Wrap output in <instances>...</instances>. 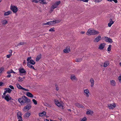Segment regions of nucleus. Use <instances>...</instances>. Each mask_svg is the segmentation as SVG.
<instances>
[{
    "mask_svg": "<svg viewBox=\"0 0 121 121\" xmlns=\"http://www.w3.org/2000/svg\"><path fill=\"white\" fill-rule=\"evenodd\" d=\"M60 22V21L58 20H55L53 21H51L48 22L46 23H43V25H53L55 24L56 23H57Z\"/></svg>",
    "mask_w": 121,
    "mask_h": 121,
    "instance_id": "obj_1",
    "label": "nucleus"
},
{
    "mask_svg": "<svg viewBox=\"0 0 121 121\" xmlns=\"http://www.w3.org/2000/svg\"><path fill=\"white\" fill-rule=\"evenodd\" d=\"M54 101L55 104L58 107L61 108L62 109L64 108V107L63 106L62 104L59 102L57 100L54 99Z\"/></svg>",
    "mask_w": 121,
    "mask_h": 121,
    "instance_id": "obj_2",
    "label": "nucleus"
},
{
    "mask_svg": "<svg viewBox=\"0 0 121 121\" xmlns=\"http://www.w3.org/2000/svg\"><path fill=\"white\" fill-rule=\"evenodd\" d=\"M2 98L4 99L7 102H9L11 99V98L8 94H6L5 95H3L2 96Z\"/></svg>",
    "mask_w": 121,
    "mask_h": 121,
    "instance_id": "obj_3",
    "label": "nucleus"
},
{
    "mask_svg": "<svg viewBox=\"0 0 121 121\" xmlns=\"http://www.w3.org/2000/svg\"><path fill=\"white\" fill-rule=\"evenodd\" d=\"M22 114L21 112H18L17 114V119L18 120V121H23L22 117Z\"/></svg>",
    "mask_w": 121,
    "mask_h": 121,
    "instance_id": "obj_4",
    "label": "nucleus"
},
{
    "mask_svg": "<svg viewBox=\"0 0 121 121\" xmlns=\"http://www.w3.org/2000/svg\"><path fill=\"white\" fill-rule=\"evenodd\" d=\"M22 98L23 99L24 101L23 103H28L30 102V99H27L26 97L25 96H23L22 97Z\"/></svg>",
    "mask_w": 121,
    "mask_h": 121,
    "instance_id": "obj_5",
    "label": "nucleus"
},
{
    "mask_svg": "<svg viewBox=\"0 0 121 121\" xmlns=\"http://www.w3.org/2000/svg\"><path fill=\"white\" fill-rule=\"evenodd\" d=\"M10 9L14 13H16L18 10L17 7L15 6H11Z\"/></svg>",
    "mask_w": 121,
    "mask_h": 121,
    "instance_id": "obj_6",
    "label": "nucleus"
},
{
    "mask_svg": "<svg viewBox=\"0 0 121 121\" xmlns=\"http://www.w3.org/2000/svg\"><path fill=\"white\" fill-rule=\"evenodd\" d=\"M116 106L115 103L113 104H108V108L110 109H112L114 108Z\"/></svg>",
    "mask_w": 121,
    "mask_h": 121,
    "instance_id": "obj_7",
    "label": "nucleus"
},
{
    "mask_svg": "<svg viewBox=\"0 0 121 121\" xmlns=\"http://www.w3.org/2000/svg\"><path fill=\"white\" fill-rule=\"evenodd\" d=\"M4 89L6 91H4V93H3V95H4L6 94L7 93H10L12 91L9 88H5Z\"/></svg>",
    "mask_w": 121,
    "mask_h": 121,
    "instance_id": "obj_8",
    "label": "nucleus"
},
{
    "mask_svg": "<svg viewBox=\"0 0 121 121\" xmlns=\"http://www.w3.org/2000/svg\"><path fill=\"white\" fill-rule=\"evenodd\" d=\"M101 39V37L100 36H99L97 37L94 40V42H98Z\"/></svg>",
    "mask_w": 121,
    "mask_h": 121,
    "instance_id": "obj_9",
    "label": "nucleus"
},
{
    "mask_svg": "<svg viewBox=\"0 0 121 121\" xmlns=\"http://www.w3.org/2000/svg\"><path fill=\"white\" fill-rule=\"evenodd\" d=\"M105 41L107 42L111 43L113 42L112 39L106 37H105Z\"/></svg>",
    "mask_w": 121,
    "mask_h": 121,
    "instance_id": "obj_10",
    "label": "nucleus"
},
{
    "mask_svg": "<svg viewBox=\"0 0 121 121\" xmlns=\"http://www.w3.org/2000/svg\"><path fill=\"white\" fill-rule=\"evenodd\" d=\"M106 44L105 43H101L98 48L100 50H103L105 47Z\"/></svg>",
    "mask_w": 121,
    "mask_h": 121,
    "instance_id": "obj_11",
    "label": "nucleus"
},
{
    "mask_svg": "<svg viewBox=\"0 0 121 121\" xmlns=\"http://www.w3.org/2000/svg\"><path fill=\"white\" fill-rule=\"evenodd\" d=\"M60 1H57L52 6H54L55 8H56L57 7L58 5L60 4Z\"/></svg>",
    "mask_w": 121,
    "mask_h": 121,
    "instance_id": "obj_12",
    "label": "nucleus"
},
{
    "mask_svg": "<svg viewBox=\"0 0 121 121\" xmlns=\"http://www.w3.org/2000/svg\"><path fill=\"white\" fill-rule=\"evenodd\" d=\"M84 92L85 94L84 95H86V97H88L89 96V95L88 94V93H89V91L88 89H87L84 90Z\"/></svg>",
    "mask_w": 121,
    "mask_h": 121,
    "instance_id": "obj_13",
    "label": "nucleus"
},
{
    "mask_svg": "<svg viewBox=\"0 0 121 121\" xmlns=\"http://www.w3.org/2000/svg\"><path fill=\"white\" fill-rule=\"evenodd\" d=\"M70 51V50L69 49V47H66V49H64L63 50L64 52L66 53H68Z\"/></svg>",
    "mask_w": 121,
    "mask_h": 121,
    "instance_id": "obj_14",
    "label": "nucleus"
},
{
    "mask_svg": "<svg viewBox=\"0 0 121 121\" xmlns=\"http://www.w3.org/2000/svg\"><path fill=\"white\" fill-rule=\"evenodd\" d=\"M99 32L96 30H92V34H91L92 35H96L99 34Z\"/></svg>",
    "mask_w": 121,
    "mask_h": 121,
    "instance_id": "obj_15",
    "label": "nucleus"
},
{
    "mask_svg": "<svg viewBox=\"0 0 121 121\" xmlns=\"http://www.w3.org/2000/svg\"><path fill=\"white\" fill-rule=\"evenodd\" d=\"M31 108V106H30V104H28L26 106H25L24 109V110H29V109H30Z\"/></svg>",
    "mask_w": 121,
    "mask_h": 121,
    "instance_id": "obj_16",
    "label": "nucleus"
},
{
    "mask_svg": "<svg viewBox=\"0 0 121 121\" xmlns=\"http://www.w3.org/2000/svg\"><path fill=\"white\" fill-rule=\"evenodd\" d=\"M1 23L2 25L4 26L8 23V21L5 19L1 21Z\"/></svg>",
    "mask_w": 121,
    "mask_h": 121,
    "instance_id": "obj_17",
    "label": "nucleus"
},
{
    "mask_svg": "<svg viewBox=\"0 0 121 121\" xmlns=\"http://www.w3.org/2000/svg\"><path fill=\"white\" fill-rule=\"evenodd\" d=\"M27 66L30 68L34 69L35 70V69L34 68V67L33 66H32L31 64L30 63V62H28L27 63Z\"/></svg>",
    "mask_w": 121,
    "mask_h": 121,
    "instance_id": "obj_18",
    "label": "nucleus"
},
{
    "mask_svg": "<svg viewBox=\"0 0 121 121\" xmlns=\"http://www.w3.org/2000/svg\"><path fill=\"white\" fill-rule=\"evenodd\" d=\"M46 114V112H43L39 113V116L40 117L45 116Z\"/></svg>",
    "mask_w": 121,
    "mask_h": 121,
    "instance_id": "obj_19",
    "label": "nucleus"
},
{
    "mask_svg": "<svg viewBox=\"0 0 121 121\" xmlns=\"http://www.w3.org/2000/svg\"><path fill=\"white\" fill-rule=\"evenodd\" d=\"M42 55L41 54H40L38 55L36 57V61H39L40 59L41 58Z\"/></svg>",
    "mask_w": 121,
    "mask_h": 121,
    "instance_id": "obj_20",
    "label": "nucleus"
},
{
    "mask_svg": "<svg viewBox=\"0 0 121 121\" xmlns=\"http://www.w3.org/2000/svg\"><path fill=\"white\" fill-rule=\"evenodd\" d=\"M76 106L78 108H83L84 107L83 105L82 104H80L77 103L75 104Z\"/></svg>",
    "mask_w": 121,
    "mask_h": 121,
    "instance_id": "obj_21",
    "label": "nucleus"
},
{
    "mask_svg": "<svg viewBox=\"0 0 121 121\" xmlns=\"http://www.w3.org/2000/svg\"><path fill=\"white\" fill-rule=\"evenodd\" d=\"M12 13V12L11 11H9L7 12H5L4 13V16H8L10 14H11Z\"/></svg>",
    "mask_w": 121,
    "mask_h": 121,
    "instance_id": "obj_22",
    "label": "nucleus"
},
{
    "mask_svg": "<svg viewBox=\"0 0 121 121\" xmlns=\"http://www.w3.org/2000/svg\"><path fill=\"white\" fill-rule=\"evenodd\" d=\"M19 73H26V71L23 68H20L19 69Z\"/></svg>",
    "mask_w": 121,
    "mask_h": 121,
    "instance_id": "obj_23",
    "label": "nucleus"
},
{
    "mask_svg": "<svg viewBox=\"0 0 121 121\" xmlns=\"http://www.w3.org/2000/svg\"><path fill=\"white\" fill-rule=\"evenodd\" d=\"M92 30H91V29H89L87 31L86 33V34L87 35H92L91 34H92Z\"/></svg>",
    "mask_w": 121,
    "mask_h": 121,
    "instance_id": "obj_24",
    "label": "nucleus"
},
{
    "mask_svg": "<svg viewBox=\"0 0 121 121\" xmlns=\"http://www.w3.org/2000/svg\"><path fill=\"white\" fill-rule=\"evenodd\" d=\"M90 81L91 83V87H92L93 86L94 84V80L93 78H91L90 79Z\"/></svg>",
    "mask_w": 121,
    "mask_h": 121,
    "instance_id": "obj_25",
    "label": "nucleus"
},
{
    "mask_svg": "<svg viewBox=\"0 0 121 121\" xmlns=\"http://www.w3.org/2000/svg\"><path fill=\"white\" fill-rule=\"evenodd\" d=\"M110 22L108 23V26L109 27L111 26L114 23V22L112 21V19H110Z\"/></svg>",
    "mask_w": 121,
    "mask_h": 121,
    "instance_id": "obj_26",
    "label": "nucleus"
},
{
    "mask_svg": "<svg viewBox=\"0 0 121 121\" xmlns=\"http://www.w3.org/2000/svg\"><path fill=\"white\" fill-rule=\"evenodd\" d=\"M26 95L27 96L31 98H33L34 97V96L30 92H27L26 93Z\"/></svg>",
    "mask_w": 121,
    "mask_h": 121,
    "instance_id": "obj_27",
    "label": "nucleus"
},
{
    "mask_svg": "<svg viewBox=\"0 0 121 121\" xmlns=\"http://www.w3.org/2000/svg\"><path fill=\"white\" fill-rule=\"evenodd\" d=\"M109 63L108 61H105L104 63L103 66L105 67H107L109 64Z\"/></svg>",
    "mask_w": 121,
    "mask_h": 121,
    "instance_id": "obj_28",
    "label": "nucleus"
},
{
    "mask_svg": "<svg viewBox=\"0 0 121 121\" xmlns=\"http://www.w3.org/2000/svg\"><path fill=\"white\" fill-rule=\"evenodd\" d=\"M31 113L28 112H26L25 114L24 117H29Z\"/></svg>",
    "mask_w": 121,
    "mask_h": 121,
    "instance_id": "obj_29",
    "label": "nucleus"
},
{
    "mask_svg": "<svg viewBox=\"0 0 121 121\" xmlns=\"http://www.w3.org/2000/svg\"><path fill=\"white\" fill-rule=\"evenodd\" d=\"M16 85L18 89H20L23 90V88H24L22 87L19 84H17Z\"/></svg>",
    "mask_w": 121,
    "mask_h": 121,
    "instance_id": "obj_30",
    "label": "nucleus"
},
{
    "mask_svg": "<svg viewBox=\"0 0 121 121\" xmlns=\"http://www.w3.org/2000/svg\"><path fill=\"white\" fill-rule=\"evenodd\" d=\"M19 79L18 81L19 82H22L23 81L24 79H25V77H23V78H22L19 77L18 78Z\"/></svg>",
    "mask_w": 121,
    "mask_h": 121,
    "instance_id": "obj_31",
    "label": "nucleus"
},
{
    "mask_svg": "<svg viewBox=\"0 0 121 121\" xmlns=\"http://www.w3.org/2000/svg\"><path fill=\"white\" fill-rule=\"evenodd\" d=\"M110 82L112 86H115L116 82H115L114 81L112 80Z\"/></svg>",
    "mask_w": 121,
    "mask_h": 121,
    "instance_id": "obj_32",
    "label": "nucleus"
},
{
    "mask_svg": "<svg viewBox=\"0 0 121 121\" xmlns=\"http://www.w3.org/2000/svg\"><path fill=\"white\" fill-rule=\"evenodd\" d=\"M40 1L39 2L42 4H47V3L45 1V0H40Z\"/></svg>",
    "mask_w": 121,
    "mask_h": 121,
    "instance_id": "obj_33",
    "label": "nucleus"
},
{
    "mask_svg": "<svg viewBox=\"0 0 121 121\" xmlns=\"http://www.w3.org/2000/svg\"><path fill=\"white\" fill-rule=\"evenodd\" d=\"M26 43L23 42H20L19 43H18L17 45V46H18L20 45H24Z\"/></svg>",
    "mask_w": 121,
    "mask_h": 121,
    "instance_id": "obj_34",
    "label": "nucleus"
},
{
    "mask_svg": "<svg viewBox=\"0 0 121 121\" xmlns=\"http://www.w3.org/2000/svg\"><path fill=\"white\" fill-rule=\"evenodd\" d=\"M71 79L72 80H75L76 79V77L74 75H72L71 76Z\"/></svg>",
    "mask_w": 121,
    "mask_h": 121,
    "instance_id": "obj_35",
    "label": "nucleus"
},
{
    "mask_svg": "<svg viewBox=\"0 0 121 121\" xmlns=\"http://www.w3.org/2000/svg\"><path fill=\"white\" fill-rule=\"evenodd\" d=\"M93 113V112L90 110L87 111L86 112V113L87 114L91 115Z\"/></svg>",
    "mask_w": 121,
    "mask_h": 121,
    "instance_id": "obj_36",
    "label": "nucleus"
},
{
    "mask_svg": "<svg viewBox=\"0 0 121 121\" xmlns=\"http://www.w3.org/2000/svg\"><path fill=\"white\" fill-rule=\"evenodd\" d=\"M55 8L52 5L50 8V13H51L53 11L54 9Z\"/></svg>",
    "mask_w": 121,
    "mask_h": 121,
    "instance_id": "obj_37",
    "label": "nucleus"
},
{
    "mask_svg": "<svg viewBox=\"0 0 121 121\" xmlns=\"http://www.w3.org/2000/svg\"><path fill=\"white\" fill-rule=\"evenodd\" d=\"M18 101L21 103H23L24 101L21 98H20L18 99Z\"/></svg>",
    "mask_w": 121,
    "mask_h": 121,
    "instance_id": "obj_38",
    "label": "nucleus"
},
{
    "mask_svg": "<svg viewBox=\"0 0 121 121\" xmlns=\"http://www.w3.org/2000/svg\"><path fill=\"white\" fill-rule=\"evenodd\" d=\"M82 60V58H76L75 59V60L76 61L78 62L81 61Z\"/></svg>",
    "mask_w": 121,
    "mask_h": 121,
    "instance_id": "obj_39",
    "label": "nucleus"
},
{
    "mask_svg": "<svg viewBox=\"0 0 121 121\" xmlns=\"http://www.w3.org/2000/svg\"><path fill=\"white\" fill-rule=\"evenodd\" d=\"M11 73H16L13 71L11 69L9 71L7 72V73L8 74H9Z\"/></svg>",
    "mask_w": 121,
    "mask_h": 121,
    "instance_id": "obj_40",
    "label": "nucleus"
},
{
    "mask_svg": "<svg viewBox=\"0 0 121 121\" xmlns=\"http://www.w3.org/2000/svg\"><path fill=\"white\" fill-rule=\"evenodd\" d=\"M30 63L31 64L34 65L35 64V63L34 61L33 60H30Z\"/></svg>",
    "mask_w": 121,
    "mask_h": 121,
    "instance_id": "obj_41",
    "label": "nucleus"
},
{
    "mask_svg": "<svg viewBox=\"0 0 121 121\" xmlns=\"http://www.w3.org/2000/svg\"><path fill=\"white\" fill-rule=\"evenodd\" d=\"M112 47V45H109V47L108 48L107 50L108 51H110L111 50V48Z\"/></svg>",
    "mask_w": 121,
    "mask_h": 121,
    "instance_id": "obj_42",
    "label": "nucleus"
},
{
    "mask_svg": "<svg viewBox=\"0 0 121 121\" xmlns=\"http://www.w3.org/2000/svg\"><path fill=\"white\" fill-rule=\"evenodd\" d=\"M55 28L54 27H52L51 29H50L49 30V31H55V30H54Z\"/></svg>",
    "mask_w": 121,
    "mask_h": 121,
    "instance_id": "obj_43",
    "label": "nucleus"
},
{
    "mask_svg": "<svg viewBox=\"0 0 121 121\" xmlns=\"http://www.w3.org/2000/svg\"><path fill=\"white\" fill-rule=\"evenodd\" d=\"M44 105L48 107H51V106L49 104L47 103H45L44 104Z\"/></svg>",
    "mask_w": 121,
    "mask_h": 121,
    "instance_id": "obj_44",
    "label": "nucleus"
},
{
    "mask_svg": "<svg viewBox=\"0 0 121 121\" xmlns=\"http://www.w3.org/2000/svg\"><path fill=\"white\" fill-rule=\"evenodd\" d=\"M32 101H33V102L34 104L35 105H36L37 104V102L34 99H33L32 100Z\"/></svg>",
    "mask_w": 121,
    "mask_h": 121,
    "instance_id": "obj_45",
    "label": "nucleus"
},
{
    "mask_svg": "<svg viewBox=\"0 0 121 121\" xmlns=\"http://www.w3.org/2000/svg\"><path fill=\"white\" fill-rule=\"evenodd\" d=\"M31 60V57H28L27 59V60L28 62H29V61L30 62V60Z\"/></svg>",
    "mask_w": 121,
    "mask_h": 121,
    "instance_id": "obj_46",
    "label": "nucleus"
},
{
    "mask_svg": "<svg viewBox=\"0 0 121 121\" xmlns=\"http://www.w3.org/2000/svg\"><path fill=\"white\" fill-rule=\"evenodd\" d=\"M4 68L3 67L0 68V73L4 70Z\"/></svg>",
    "mask_w": 121,
    "mask_h": 121,
    "instance_id": "obj_47",
    "label": "nucleus"
},
{
    "mask_svg": "<svg viewBox=\"0 0 121 121\" xmlns=\"http://www.w3.org/2000/svg\"><path fill=\"white\" fill-rule=\"evenodd\" d=\"M107 0L109 1H113L115 3H117V0Z\"/></svg>",
    "mask_w": 121,
    "mask_h": 121,
    "instance_id": "obj_48",
    "label": "nucleus"
},
{
    "mask_svg": "<svg viewBox=\"0 0 121 121\" xmlns=\"http://www.w3.org/2000/svg\"><path fill=\"white\" fill-rule=\"evenodd\" d=\"M118 79L120 82H121V74H120V76L118 77Z\"/></svg>",
    "mask_w": 121,
    "mask_h": 121,
    "instance_id": "obj_49",
    "label": "nucleus"
},
{
    "mask_svg": "<svg viewBox=\"0 0 121 121\" xmlns=\"http://www.w3.org/2000/svg\"><path fill=\"white\" fill-rule=\"evenodd\" d=\"M86 117H84L80 121H86Z\"/></svg>",
    "mask_w": 121,
    "mask_h": 121,
    "instance_id": "obj_50",
    "label": "nucleus"
},
{
    "mask_svg": "<svg viewBox=\"0 0 121 121\" xmlns=\"http://www.w3.org/2000/svg\"><path fill=\"white\" fill-rule=\"evenodd\" d=\"M12 56V54H9V55H7L6 56L7 58H9Z\"/></svg>",
    "mask_w": 121,
    "mask_h": 121,
    "instance_id": "obj_51",
    "label": "nucleus"
},
{
    "mask_svg": "<svg viewBox=\"0 0 121 121\" xmlns=\"http://www.w3.org/2000/svg\"><path fill=\"white\" fill-rule=\"evenodd\" d=\"M102 0H95V2L96 3H98L100 2Z\"/></svg>",
    "mask_w": 121,
    "mask_h": 121,
    "instance_id": "obj_52",
    "label": "nucleus"
},
{
    "mask_svg": "<svg viewBox=\"0 0 121 121\" xmlns=\"http://www.w3.org/2000/svg\"><path fill=\"white\" fill-rule=\"evenodd\" d=\"M55 86L56 88V90L57 91H58L59 90V88L58 87V86L57 85V84H55Z\"/></svg>",
    "mask_w": 121,
    "mask_h": 121,
    "instance_id": "obj_53",
    "label": "nucleus"
},
{
    "mask_svg": "<svg viewBox=\"0 0 121 121\" xmlns=\"http://www.w3.org/2000/svg\"><path fill=\"white\" fill-rule=\"evenodd\" d=\"M9 87L11 89H14V88L13 86L10 85L9 86Z\"/></svg>",
    "mask_w": 121,
    "mask_h": 121,
    "instance_id": "obj_54",
    "label": "nucleus"
},
{
    "mask_svg": "<svg viewBox=\"0 0 121 121\" xmlns=\"http://www.w3.org/2000/svg\"><path fill=\"white\" fill-rule=\"evenodd\" d=\"M32 2H34L36 3H38L39 2V1L37 0H33Z\"/></svg>",
    "mask_w": 121,
    "mask_h": 121,
    "instance_id": "obj_55",
    "label": "nucleus"
},
{
    "mask_svg": "<svg viewBox=\"0 0 121 121\" xmlns=\"http://www.w3.org/2000/svg\"><path fill=\"white\" fill-rule=\"evenodd\" d=\"M4 85V83L3 82H0V86H3Z\"/></svg>",
    "mask_w": 121,
    "mask_h": 121,
    "instance_id": "obj_56",
    "label": "nucleus"
},
{
    "mask_svg": "<svg viewBox=\"0 0 121 121\" xmlns=\"http://www.w3.org/2000/svg\"><path fill=\"white\" fill-rule=\"evenodd\" d=\"M23 90L24 91H29V90L28 89H26L24 88H23Z\"/></svg>",
    "mask_w": 121,
    "mask_h": 121,
    "instance_id": "obj_57",
    "label": "nucleus"
},
{
    "mask_svg": "<svg viewBox=\"0 0 121 121\" xmlns=\"http://www.w3.org/2000/svg\"><path fill=\"white\" fill-rule=\"evenodd\" d=\"M89 0H82V1L85 2H87Z\"/></svg>",
    "mask_w": 121,
    "mask_h": 121,
    "instance_id": "obj_58",
    "label": "nucleus"
},
{
    "mask_svg": "<svg viewBox=\"0 0 121 121\" xmlns=\"http://www.w3.org/2000/svg\"><path fill=\"white\" fill-rule=\"evenodd\" d=\"M12 50H9V52L10 53V54H12Z\"/></svg>",
    "mask_w": 121,
    "mask_h": 121,
    "instance_id": "obj_59",
    "label": "nucleus"
},
{
    "mask_svg": "<svg viewBox=\"0 0 121 121\" xmlns=\"http://www.w3.org/2000/svg\"><path fill=\"white\" fill-rule=\"evenodd\" d=\"M11 76V75L10 74H9L7 76V77L8 78H10Z\"/></svg>",
    "mask_w": 121,
    "mask_h": 121,
    "instance_id": "obj_60",
    "label": "nucleus"
},
{
    "mask_svg": "<svg viewBox=\"0 0 121 121\" xmlns=\"http://www.w3.org/2000/svg\"><path fill=\"white\" fill-rule=\"evenodd\" d=\"M81 33L82 34H84L85 33V32L84 31H81Z\"/></svg>",
    "mask_w": 121,
    "mask_h": 121,
    "instance_id": "obj_61",
    "label": "nucleus"
},
{
    "mask_svg": "<svg viewBox=\"0 0 121 121\" xmlns=\"http://www.w3.org/2000/svg\"><path fill=\"white\" fill-rule=\"evenodd\" d=\"M26 60H24L23 63L24 64H26Z\"/></svg>",
    "mask_w": 121,
    "mask_h": 121,
    "instance_id": "obj_62",
    "label": "nucleus"
},
{
    "mask_svg": "<svg viewBox=\"0 0 121 121\" xmlns=\"http://www.w3.org/2000/svg\"><path fill=\"white\" fill-rule=\"evenodd\" d=\"M68 111H69L70 112H71V110L70 109H68Z\"/></svg>",
    "mask_w": 121,
    "mask_h": 121,
    "instance_id": "obj_63",
    "label": "nucleus"
},
{
    "mask_svg": "<svg viewBox=\"0 0 121 121\" xmlns=\"http://www.w3.org/2000/svg\"><path fill=\"white\" fill-rule=\"evenodd\" d=\"M120 65L121 66V62L119 63Z\"/></svg>",
    "mask_w": 121,
    "mask_h": 121,
    "instance_id": "obj_64",
    "label": "nucleus"
}]
</instances>
